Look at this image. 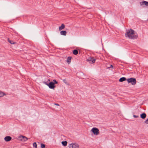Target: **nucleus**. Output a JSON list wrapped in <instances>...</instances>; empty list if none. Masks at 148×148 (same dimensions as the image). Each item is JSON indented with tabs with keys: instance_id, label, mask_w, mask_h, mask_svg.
Masks as SVG:
<instances>
[{
	"instance_id": "1",
	"label": "nucleus",
	"mask_w": 148,
	"mask_h": 148,
	"mask_svg": "<svg viewBox=\"0 0 148 148\" xmlns=\"http://www.w3.org/2000/svg\"><path fill=\"white\" fill-rule=\"evenodd\" d=\"M134 31L133 30L130 29L127 32L126 36V37H128L130 38H136L137 36L134 35Z\"/></svg>"
},
{
	"instance_id": "2",
	"label": "nucleus",
	"mask_w": 148,
	"mask_h": 148,
	"mask_svg": "<svg viewBox=\"0 0 148 148\" xmlns=\"http://www.w3.org/2000/svg\"><path fill=\"white\" fill-rule=\"evenodd\" d=\"M53 82H51L49 84H47V85L51 89H54L55 86L54 85L55 84H57L58 83L57 82L55 79L53 80Z\"/></svg>"
},
{
	"instance_id": "3",
	"label": "nucleus",
	"mask_w": 148,
	"mask_h": 148,
	"mask_svg": "<svg viewBox=\"0 0 148 148\" xmlns=\"http://www.w3.org/2000/svg\"><path fill=\"white\" fill-rule=\"evenodd\" d=\"M128 83H131L132 85H134L136 83V80L135 78H130L128 79L127 80Z\"/></svg>"
},
{
	"instance_id": "4",
	"label": "nucleus",
	"mask_w": 148,
	"mask_h": 148,
	"mask_svg": "<svg viewBox=\"0 0 148 148\" xmlns=\"http://www.w3.org/2000/svg\"><path fill=\"white\" fill-rule=\"evenodd\" d=\"M92 131L94 134L97 135L99 133V130L96 128H93L92 130Z\"/></svg>"
},
{
	"instance_id": "5",
	"label": "nucleus",
	"mask_w": 148,
	"mask_h": 148,
	"mask_svg": "<svg viewBox=\"0 0 148 148\" xmlns=\"http://www.w3.org/2000/svg\"><path fill=\"white\" fill-rule=\"evenodd\" d=\"M19 138L21 140H23L24 141L27 140L28 139L25 136H20Z\"/></svg>"
},
{
	"instance_id": "6",
	"label": "nucleus",
	"mask_w": 148,
	"mask_h": 148,
	"mask_svg": "<svg viewBox=\"0 0 148 148\" xmlns=\"http://www.w3.org/2000/svg\"><path fill=\"white\" fill-rule=\"evenodd\" d=\"M11 139H12L11 137L9 136H6L4 138V139H5V140L6 141H7V142L9 141L10 140H11Z\"/></svg>"
},
{
	"instance_id": "7",
	"label": "nucleus",
	"mask_w": 148,
	"mask_h": 148,
	"mask_svg": "<svg viewBox=\"0 0 148 148\" xmlns=\"http://www.w3.org/2000/svg\"><path fill=\"white\" fill-rule=\"evenodd\" d=\"M141 5H145L146 6H148V2L146 1H142L141 3Z\"/></svg>"
},
{
	"instance_id": "8",
	"label": "nucleus",
	"mask_w": 148,
	"mask_h": 148,
	"mask_svg": "<svg viewBox=\"0 0 148 148\" xmlns=\"http://www.w3.org/2000/svg\"><path fill=\"white\" fill-rule=\"evenodd\" d=\"M65 25L64 24H62L61 26L59 27V30H61L65 28Z\"/></svg>"
},
{
	"instance_id": "9",
	"label": "nucleus",
	"mask_w": 148,
	"mask_h": 148,
	"mask_svg": "<svg viewBox=\"0 0 148 148\" xmlns=\"http://www.w3.org/2000/svg\"><path fill=\"white\" fill-rule=\"evenodd\" d=\"M60 33L62 35L65 36L66 34V32L65 31H62Z\"/></svg>"
},
{
	"instance_id": "10",
	"label": "nucleus",
	"mask_w": 148,
	"mask_h": 148,
	"mask_svg": "<svg viewBox=\"0 0 148 148\" xmlns=\"http://www.w3.org/2000/svg\"><path fill=\"white\" fill-rule=\"evenodd\" d=\"M140 116L142 119H145L146 117V115L145 113H143Z\"/></svg>"
},
{
	"instance_id": "11",
	"label": "nucleus",
	"mask_w": 148,
	"mask_h": 148,
	"mask_svg": "<svg viewBox=\"0 0 148 148\" xmlns=\"http://www.w3.org/2000/svg\"><path fill=\"white\" fill-rule=\"evenodd\" d=\"M73 148H79V145L77 144H73L72 145Z\"/></svg>"
},
{
	"instance_id": "12",
	"label": "nucleus",
	"mask_w": 148,
	"mask_h": 148,
	"mask_svg": "<svg viewBox=\"0 0 148 148\" xmlns=\"http://www.w3.org/2000/svg\"><path fill=\"white\" fill-rule=\"evenodd\" d=\"M126 80V79L124 77H123L121 78L119 80V81L120 82H122L124 81H125Z\"/></svg>"
},
{
	"instance_id": "13",
	"label": "nucleus",
	"mask_w": 148,
	"mask_h": 148,
	"mask_svg": "<svg viewBox=\"0 0 148 148\" xmlns=\"http://www.w3.org/2000/svg\"><path fill=\"white\" fill-rule=\"evenodd\" d=\"M71 57H69L67 60V62L69 63H70L71 62Z\"/></svg>"
},
{
	"instance_id": "14",
	"label": "nucleus",
	"mask_w": 148,
	"mask_h": 148,
	"mask_svg": "<svg viewBox=\"0 0 148 148\" xmlns=\"http://www.w3.org/2000/svg\"><path fill=\"white\" fill-rule=\"evenodd\" d=\"M62 144L64 146H66L67 144V142L66 141H62Z\"/></svg>"
},
{
	"instance_id": "15",
	"label": "nucleus",
	"mask_w": 148,
	"mask_h": 148,
	"mask_svg": "<svg viewBox=\"0 0 148 148\" xmlns=\"http://www.w3.org/2000/svg\"><path fill=\"white\" fill-rule=\"evenodd\" d=\"M78 51L77 50H74L73 51V53L75 55H76L78 54Z\"/></svg>"
},
{
	"instance_id": "16",
	"label": "nucleus",
	"mask_w": 148,
	"mask_h": 148,
	"mask_svg": "<svg viewBox=\"0 0 148 148\" xmlns=\"http://www.w3.org/2000/svg\"><path fill=\"white\" fill-rule=\"evenodd\" d=\"M5 95V94L3 92H0V97H2Z\"/></svg>"
},
{
	"instance_id": "17",
	"label": "nucleus",
	"mask_w": 148,
	"mask_h": 148,
	"mask_svg": "<svg viewBox=\"0 0 148 148\" xmlns=\"http://www.w3.org/2000/svg\"><path fill=\"white\" fill-rule=\"evenodd\" d=\"M8 41L11 44H14L15 43L14 42L9 40V39H8Z\"/></svg>"
},
{
	"instance_id": "18",
	"label": "nucleus",
	"mask_w": 148,
	"mask_h": 148,
	"mask_svg": "<svg viewBox=\"0 0 148 148\" xmlns=\"http://www.w3.org/2000/svg\"><path fill=\"white\" fill-rule=\"evenodd\" d=\"M95 59H93L92 60H90V61H91L92 63H94L95 62Z\"/></svg>"
},
{
	"instance_id": "19",
	"label": "nucleus",
	"mask_w": 148,
	"mask_h": 148,
	"mask_svg": "<svg viewBox=\"0 0 148 148\" xmlns=\"http://www.w3.org/2000/svg\"><path fill=\"white\" fill-rule=\"evenodd\" d=\"M33 146L35 147V148H37V145L36 143H33Z\"/></svg>"
},
{
	"instance_id": "20",
	"label": "nucleus",
	"mask_w": 148,
	"mask_h": 148,
	"mask_svg": "<svg viewBox=\"0 0 148 148\" xmlns=\"http://www.w3.org/2000/svg\"><path fill=\"white\" fill-rule=\"evenodd\" d=\"M45 145L44 144H41V147L42 148H45Z\"/></svg>"
},
{
	"instance_id": "21",
	"label": "nucleus",
	"mask_w": 148,
	"mask_h": 148,
	"mask_svg": "<svg viewBox=\"0 0 148 148\" xmlns=\"http://www.w3.org/2000/svg\"><path fill=\"white\" fill-rule=\"evenodd\" d=\"M145 123L146 124L148 123V119L145 121Z\"/></svg>"
},
{
	"instance_id": "22",
	"label": "nucleus",
	"mask_w": 148,
	"mask_h": 148,
	"mask_svg": "<svg viewBox=\"0 0 148 148\" xmlns=\"http://www.w3.org/2000/svg\"><path fill=\"white\" fill-rule=\"evenodd\" d=\"M112 67H113V66H112V65H110V67H109V68H112Z\"/></svg>"
},
{
	"instance_id": "23",
	"label": "nucleus",
	"mask_w": 148,
	"mask_h": 148,
	"mask_svg": "<svg viewBox=\"0 0 148 148\" xmlns=\"http://www.w3.org/2000/svg\"><path fill=\"white\" fill-rule=\"evenodd\" d=\"M48 80H49V81H50V80L49 79Z\"/></svg>"
}]
</instances>
